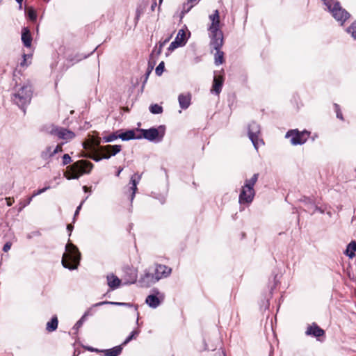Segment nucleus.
<instances>
[{
  "label": "nucleus",
  "mask_w": 356,
  "mask_h": 356,
  "mask_svg": "<svg viewBox=\"0 0 356 356\" xmlns=\"http://www.w3.org/2000/svg\"><path fill=\"white\" fill-rule=\"evenodd\" d=\"M313 207L314 208V210L312 212V214L314 213L316 211H318L321 213H323L324 211H325L323 209H322L321 207H318V206H316L315 204L313 206Z\"/></svg>",
  "instance_id": "603ef678"
},
{
  "label": "nucleus",
  "mask_w": 356,
  "mask_h": 356,
  "mask_svg": "<svg viewBox=\"0 0 356 356\" xmlns=\"http://www.w3.org/2000/svg\"><path fill=\"white\" fill-rule=\"evenodd\" d=\"M118 131H116V132H114L110 135H108V136H104L102 138V141L103 143H110V142H113L114 140H115L116 139L119 138V137L118 136Z\"/></svg>",
  "instance_id": "c756f323"
},
{
  "label": "nucleus",
  "mask_w": 356,
  "mask_h": 356,
  "mask_svg": "<svg viewBox=\"0 0 356 356\" xmlns=\"http://www.w3.org/2000/svg\"><path fill=\"white\" fill-rule=\"evenodd\" d=\"M95 51H96V49H94L91 51V54H93Z\"/></svg>",
  "instance_id": "774afa93"
},
{
  "label": "nucleus",
  "mask_w": 356,
  "mask_h": 356,
  "mask_svg": "<svg viewBox=\"0 0 356 356\" xmlns=\"http://www.w3.org/2000/svg\"><path fill=\"white\" fill-rule=\"evenodd\" d=\"M81 260V253L78 248L72 243L68 242L65 245V252L62 257V265L69 270H75L78 268Z\"/></svg>",
  "instance_id": "f257e3e1"
},
{
  "label": "nucleus",
  "mask_w": 356,
  "mask_h": 356,
  "mask_svg": "<svg viewBox=\"0 0 356 356\" xmlns=\"http://www.w3.org/2000/svg\"><path fill=\"white\" fill-rule=\"evenodd\" d=\"M200 0H188L186 2V6L193 5V7L197 4Z\"/></svg>",
  "instance_id": "4d7b16f0"
},
{
  "label": "nucleus",
  "mask_w": 356,
  "mask_h": 356,
  "mask_svg": "<svg viewBox=\"0 0 356 356\" xmlns=\"http://www.w3.org/2000/svg\"><path fill=\"white\" fill-rule=\"evenodd\" d=\"M305 334L306 335L318 338L323 336L325 334V331L321 329L317 324L314 323L312 325L307 327Z\"/></svg>",
  "instance_id": "4468645a"
},
{
  "label": "nucleus",
  "mask_w": 356,
  "mask_h": 356,
  "mask_svg": "<svg viewBox=\"0 0 356 356\" xmlns=\"http://www.w3.org/2000/svg\"><path fill=\"white\" fill-rule=\"evenodd\" d=\"M104 305H113L118 306H124L127 307H135L136 305H134L129 302H111V301H102L93 305L94 307H99Z\"/></svg>",
  "instance_id": "5701e85b"
},
{
  "label": "nucleus",
  "mask_w": 356,
  "mask_h": 356,
  "mask_svg": "<svg viewBox=\"0 0 356 356\" xmlns=\"http://www.w3.org/2000/svg\"><path fill=\"white\" fill-rule=\"evenodd\" d=\"M345 254L349 257L350 258H353L355 256V252L352 251L350 249H349V247L347 246L346 250L345 251Z\"/></svg>",
  "instance_id": "de8ad7c7"
},
{
  "label": "nucleus",
  "mask_w": 356,
  "mask_h": 356,
  "mask_svg": "<svg viewBox=\"0 0 356 356\" xmlns=\"http://www.w3.org/2000/svg\"><path fill=\"white\" fill-rule=\"evenodd\" d=\"M122 170H123V168L120 167V168H119V169H118V170L117 171V172H116L115 175H116L117 177L120 176V173H121V172H122Z\"/></svg>",
  "instance_id": "680f3d73"
},
{
  "label": "nucleus",
  "mask_w": 356,
  "mask_h": 356,
  "mask_svg": "<svg viewBox=\"0 0 356 356\" xmlns=\"http://www.w3.org/2000/svg\"><path fill=\"white\" fill-rule=\"evenodd\" d=\"M156 6V3H154L153 5H152V10H153L154 9V6Z\"/></svg>",
  "instance_id": "69168bd1"
},
{
  "label": "nucleus",
  "mask_w": 356,
  "mask_h": 356,
  "mask_svg": "<svg viewBox=\"0 0 356 356\" xmlns=\"http://www.w3.org/2000/svg\"><path fill=\"white\" fill-rule=\"evenodd\" d=\"M118 136L119 138L124 141H127L132 139H140V136L136 135V131L134 129H129L126 131L118 134Z\"/></svg>",
  "instance_id": "f3484780"
},
{
  "label": "nucleus",
  "mask_w": 356,
  "mask_h": 356,
  "mask_svg": "<svg viewBox=\"0 0 356 356\" xmlns=\"http://www.w3.org/2000/svg\"><path fill=\"white\" fill-rule=\"evenodd\" d=\"M106 279L107 284L112 290L118 289L122 282L121 280L113 273L108 275Z\"/></svg>",
  "instance_id": "a211bd4d"
},
{
  "label": "nucleus",
  "mask_w": 356,
  "mask_h": 356,
  "mask_svg": "<svg viewBox=\"0 0 356 356\" xmlns=\"http://www.w3.org/2000/svg\"><path fill=\"white\" fill-rule=\"evenodd\" d=\"M22 40L24 45L26 47H30L32 42V37L28 28H24L22 33Z\"/></svg>",
  "instance_id": "412c9836"
},
{
  "label": "nucleus",
  "mask_w": 356,
  "mask_h": 356,
  "mask_svg": "<svg viewBox=\"0 0 356 356\" xmlns=\"http://www.w3.org/2000/svg\"><path fill=\"white\" fill-rule=\"evenodd\" d=\"M164 67H165L164 62H163V61H162V62H161V63L159 64V65L156 67L155 73H156L158 76H161V75L162 74V73L163 72Z\"/></svg>",
  "instance_id": "c9c22d12"
},
{
  "label": "nucleus",
  "mask_w": 356,
  "mask_h": 356,
  "mask_svg": "<svg viewBox=\"0 0 356 356\" xmlns=\"http://www.w3.org/2000/svg\"><path fill=\"white\" fill-rule=\"evenodd\" d=\"M161 300L156 294H150L147 296L145 302L152 308H156L161 304Z\"/></svg>",
  "instance_id": "aec40b11"
},
{
  "label": "nucleus",
  "mask_w": 356,
  "mask_h": 356,
  "mask_svg": "<svg viewBox=\"0 0 356 356\" xmlns=\"http://www.w3.org/2000/svg\"><path fill=\"white\" fill-rule=\"evenodd\" d=\"M102 156L95 155V154H88L85 155L86 157L90 158L92 160H94L96 162L100 161L102 159H104L103 158V154H101Z\"/></svg>",
  "instance_id": "ea45409f"
},
{
  "label": "nucleus",
  "mask_w": 356,
  "mask_h": 356,
  "mask_svg": "<svg viewBox=\"0 0 356 356\" xmlns=\"http://www.w3.org/2000/svg\"><path fill=\"white\" fill-rule=\"evenodd\" d=\"M156 282H157V280L152 267L145 269L138 280V284L140 287L146 288L149 287Z\"/></svg>",
  "instance_id": "6e6552de"
},
{
  "label": "nucleus",
  "mask_w": 356,
  "mask_h": 356,
  "mask_svg": "<svg viewBox=\"0 0 356 356\" xmlns=\"http://www.w3.org/2000/svg\"><path fill=\"white\" fill-rule=\"evenodd\" d=\"M168 41H169V38H168V39L165 40V41H164L163 43H161V44H160V48H159V51H158V54H159L161 53V48H162V47H163V46L166 42H168Z\"/></svg>",
  "instance_id": "bf43d9fd"
},
{
  "label": "nucleus",
  "mask_w": 356,
  "mask_h": 356,
  "mask_svg": "<svg viewBox=\"0 0 356 356\" xmlns=\"http://www.w3.org/2000/svg\"><path fill=\"white\" fill-rule=\"evenodd\" d=\"M136 131H140L141 134L140 139L145 138L151 142L159 143L162 141L165 135V127L159 126L157 128L152 127L148 129H138Z\"/></svg>",
  "instance_id": "20e7f679"
},
{
  "label": "nucleus",
  "mask_w": 356,
  "mask_h": 356,
  "mask_svg": "<svg viewBox=\"0 0 356 356\" xmlns=\"http://www.w3.org/2000/svg\"><path fill=\"white\" fill-rule=\"evenodd\" d=\"M73 228H74V226L72 224H68L67 225V229L69 232V236L71 235V233H72V232L73 230Z\"/></svg>",
  "instance_id": "13d9d810"
},
{
  "label": "nucleus",
  "mask_w": 356,
  "mask_h": 356,
  "mask_svg": "<svg viewBox=\"0 0 356 356\" xmlns=\"http://www.w3.org/2000/svg\"><path fill=\"white\" fill-rule=\"evenodd\" d=\"M94 165L86 160H79L67 168L64 175L67 179H79L84 174H89Z\"/></svg>",
  "instance_id": "f03ea898"
},
{
  "label": "nucleus",
  "mask_w": 356,
  "mask_h": 356,
  "mask_svg": "<svg viewBox=\"0 0 356 356\" xmlns=\"http://www.w3.org/2000/svg\"><path fill=\"white\" fill-rule=\"evenodd\" d=\"M52 147L49 146L46 148V149L41 153V157L44 159H47L48 158L51 157L52 156H49V153L52 152Z\"/></svg>",
  "instance_id": "473e14b6"
},
{
  "label": "nucleus",
  "mask_w": 356,
  "mask_h": 356,
  "mask_svg": "<svg viewBox=\"0 0 356 356\" xmlns=\"http://www.w3.org/2000/svg\"><path fill=\"white\" fill-rule=\"evenodd\" d=\"M223 82L224 78L222 76H214L211 92L218 95L221 92Z\"/></svg>",
  "instance_id": "2eb2a0df"
},
{
  "label": "nucleus",
  "mask_w": 356,
  "mask_h": 356,
  "mask_svg": "<svg viewBox=\"0 0 356 356\" xmlns=\"http://www.w3.org/2000/svg\"><path fill=\"white\" fill-rule=\"evenodd\" d=\"M255 195L254 191H250L243 186L238 197V202L241 204H250Z\"/></svg>",
  "instance_id": "ddd939ff"
},
{
  "label": "nucleus",
  "mask_w": 356,
  "mask_h": 356,
  "mask_svg": "<svg viewBox=\"0 0 356 356\" xmlns=\"http://www.w3.org/2000/svg\"><path fill=\"white\" fill-rule=\"evenodd\" d=\"M93 307H95L92 305L91 307H90L88 309H87L85 312V313L83 314V316H85V318H86L87 316L92 315L91 312H92Z\"/></svg>",
  "instance_id": "864d4df0"
},
{
  "label": "nucleus",
  "mask_w": 356,
  "mask_h": 356,
  "mask_svg": "<svg viewBox=\"0 0 356 356\" xmlns=\"http://www.w3.org/2000/svg\"><path fill=\"white\" fill-rule=\"evenodd\" d=\"M301 201L303 202L304 204L309 208L313 207V206L314 205V202H313V200L309 197H304V198L301 200Z\"/></svg>",
  "instance_id": "58836bf2"
},
{
  "label": "nucleus",
  "mask_w": 356,
  "mask_h": 356,
  "mask_svg": "<svg viewBox=\"0 0 356 356\" xmlns=\"http://www.w3.org/2000/svg\"><path fill=\"white\" fill-rule=\"evenodd\" d=\"M121 151V145H107L104 146H100L99 147V153L103 154L104 159H108L112 156H115L118 153Z\"/></svg>",
  "instance_id": "1a4fd4ad"
},
{
  "label": "nucleus",
  "mask_w": 356,
  "mask_h": 356,
  "mask_svg": "<svg viewBox=\"0 0 356 356\" xmlns=\"http://www.w3.org/2000/svg\"><path fill=\"white\" fill-rule=\"evenodd\" d=\"M175 41H177L181 46H184L188 40V37L186 36V33L184 29H180L178 31V33L175 39Z\"/></svg>",
  "instance_id": "a878e982"
},
{
  "label": "nucleus",
  "mask_w": 356,
  "mask_h": 356,
  "mask_svg": "<svg viewBox=\"0 0 356 356\" xmlns=\"http://www.w3.org/2000/svg\"><path fill=\"white\" fill-rule=\"evenodd\" d=\"M334 106L335 111H336V113H337V118L340 119V120H343V115H342L341 112L340 111V108H339V105L337 104H334Z\"/></svg>",
  "instance_id": "a18cd8bd"
},
{
  "label": "nucleus",
  "mask_w": 356,
  "mask_h": 356,
  "mask_svg": "<svg viewBox=\"0 0 356 356\" xmlns=\"http://www.w3.org/2000/svg\"><path fill=\"white\" fill-rule=\"evenodd\" d=\"M32 201V197H29L26 201L24 203L21 202L20 203V207L19 209V211H21L25 207H26L27 205H29L31 202Z\"/></svg>",
  "instance_id": "49530a36"
},
{
  "label": "nucleus",
  "mask_w": 356,
  "mask_h": 356,
  "mask_svg": "<svg viewBox=\"0 0 356 356\" xmlns=\"http://www.w3.org/2000/svg\"><path fill=\"white\" fill-rule=\"evenodd\" d=\"M140 179V177H138V180L136 179V175H133L131 177L129 184L131 185L129 187V191H131V194L130 195V200L132 202L136 192L137 191V184L138 183V181Z\"/></svg>",
  "instance_id": "4be33fe9"
},
{
  "label": "nucleus",
  "mask_w": 356,
  "mask_h": 356,
  "mask_svg": "<svg viewBox=\"0 0 356 356\" xmlns=\"http://www.w3.org/2000/svg\"><path fill=\"white\" fill-rule=\"evenodd\" d=\"M154 291H156V294H160V293L158 290H154Z\"/></svg>",
  "instance_id": "338daca9"
},
{
  "label": "nucleus",
  "mask_w": 356,
  "mask_h": 356,
  "mask_svg": "<svg viewBox=\"0 0 356 356\" xmlns=\"http://www.w3.org/2000/svg\"><path fill=\"white\" fill-rule=\"evenodd\" d=\"M152 268L157 282L162 278L168 277L172 273V268L165 265L156 264L154 267Z\"/></svg>",
  "instance_id": "f8f14e48"
},
{
  "label": "nucleus",
  "mask_w": 356,
  "mask_h": 356,
  "mask_svg": "<svg viewBox=\"0 0 356 356\" xmlns=\"http://www.w3.org/2000/svg\"><path fill=\"white\" fill-rule=\"evenodd\" d=\"M50 188V186H47V187H44L43 188H41V189H39L38 191H34L33 194L32 195V198L37 196V195H39L42 193H43L44 192H45L47 190L49 189Z\"/></svg>",
  "instance_id": "79ce46f5"
},
{
  "label": "nucleus",
  "mask_w": 356,
  "mask_h": 356,
  "mask_svg": "<svg viewBox=\"0 0 356 356\" xmlns=\"http://www.w3.org/2000/svg\"><path fill=\"white\" fill-rule=\"evenodd\" d=\"M323 4L333 16V17L341 25L350 17V14L343 9L337 0H321Z\"/></svg>",
  "instance_id": "7ed1b4c3"
},
{
  "label": "nucleus",
  "mask_w": 356,
  "mask_h": 356,
  "mask_svg": "<svg viewBox=\"0 0 356 356\" xmlns=\"http://www.w3.org/2000/svg\"><path fill=\"white\" fill-rule=\"evenodd\" d=\"M49 133L53 135L57 136L60 139L66 141L73 139L75 137L74 132L65 129L63 127H58L53 126L49 131Z\"/></svg>",
  "instance_id": "9d476101"
},
{
  "label": "nucleus",
  "mask_w": 356,
  "mask_h": 356,
  "mask_svg": "<svg viewBox=\"0 0 356 356\" xmlns=\"http://www.w3.org/2000/svg\"><path fill=\"white\" fill-rule=\"evenodd\" d=\"M179 47H181L180 45V44H179V42H177V41H175L174 40L173 42H172L168 47V51H174L175 49Z\"/></svg>",
  "instance_id": "a19ab883"
},
{
  "label": "nucleus",
  "mask_w": 356,
  "mask_h": 356,
  "mask_svg": "<svg viewBox=\"0 0 356 356\" xmlns=\"http://www.w3.org/2000/svg\"><path fill=\"white\" fill-rule=\"evenodd\" d=\"M6 204L8 207H10L15 202L13 197H6Z\"/></svg>",
  "instance_id": "5fc2aeb1"
},
{
  "label": "nucleus",
  "mask_w": 356,
  "mask_h": 356,
  "mask_svg": "<svg viewBox=\"0 0 356 356\" xmlns=\"http://www.w3.org/2000/svg\"><path fill=\"white\" fill-rule=\"evenodd\" d=\"M348 246L349 247V249H350L352 251L356 252V241H352Z\"/></svg>",
  "instance_id": "8fccbe9b"
},
{
  "label": "nucleus",
  "mask_w": 356,
  "mask_h": 356,
  "mask_svg": "<svg viewBox=\"0 0 356 356\" xmlns=\"http://www.w3.org/2000/svg\"><path fill=\"white\" fill-rule=\"evenodd\" d=\"M211 32V48L216 51L221 49L223 44V34L220 30L212 31Z\"/></svg>",
  "instance_id": "9b49d317"
},
{
  "label": "nucleus",
  "mask_w": 356,
  "mask_h": 356,
  "mask_svg": "<svg viewBox=\"0 0 356 356\" xmlns=\"http://www.w3.org/2000/svg\"><path fill=\"white\" fill-rule=\"evenodd\" d=\"M85 321H86L85 316H82L81 318L74 325L73 330L78 331L79 329L83 325Z\"/></svg>",
  "instance_id": "f704fd0d"
},
{
  "label": "nucleus",
  "mask_w": 356,
  "mask_h": 356,
  "mask_svg": "<svg viewBox=\"0 0 356 356\" xmlns=\"http://www.w3.org/2000/svg\"><path fill=\"white\" fill-rule=\"evenodd\" d=\"M83 189L84 192H86V193H87V192H90V191H90V188H88V186H84L83 187Z\"/></svg>",
  "instance_id": "e2e57ef3"
},
{
  "label": "nucleus",
  "mask_w": 356,
  "mask_h": 356,
  "mask_svg": "<svg viewBox=\"0 0 356 356\" xmlns=\"http://www.w3.org/2000/svg\"><path fill=\"white\" fill-rule=\"evenodd\" d=\"M17 3L19 4V7L21 9L22 6L23 0H15Z\"/></svg>",
  "instance_id": "0e129e2a"
},
{
  "label": "nucleus",
  "mask_w": 356,
  "mask_h": 356,
  "mask_svg": "<svg viewBox=\"0 0 356 356\" xmlns=\"http://www.w3.org/2000/svg\"><path fill=\"white\" fill-rule=\"evenodd\" d=\"M191 96L190 94H180L178 97L179 106L182 109H186L191 104Z\"/></svg>",
  "instance_id": "6ab92c4d"
},
{
  "label": "nucleus",
  "mask_w": 356,
  "mask_h": 356,
  "mask_svg": "<svg viewBox=\"0 0 356 356\" xmlns=\"http://www.w3.org/2000/svg\"><path fill=\"white\" fill-rule=\"evenodd\" d=\"M193 8V5H188V6H186V3H184L183 5V10L181 13V15H180V17L181 19H182L184 16V15L187 13H188L191 9Z\"/></svg>",
  "instance_id": "e433bc0d"
},
{
  "label": "nucleus",
  "mask_w": 356,
  "mask_h": 356,
  "mask_svg": "<svg viewBox=\"0 0 356 356\" xmlns=\"http://www.w3.org/2000/svg\"><path fill=\"white\" fill-rule=\"evenodd\" d=\"M310 135V132L306 130L300 131L298 129H290L286 135V138H290L291 144L293 145H302L306 143Z\"/></svg>",
  "instance_id": "0eeeda50"
},
{
  "label": "nucleus",
  "mask_w": 356,
  "mask_h": 356,
  "mask_svg": "<svg viewBox=\"0 0 356 356\" xmlns=\"http://www.w3.org/2000/svg\"><path fill=\"white\" fill-rule=\"evenodd\" d=\"M209 19L211 21V24L210 25L209 30L210 31L220 30V15L218 10H216L213 14L209 15Z\"/></svg>",
  "instance_id": "dca6fc26"
},
{
  "label": "nucleus",
  "mask_w": 356,
  "mask_h": 356,
  "mask_svg": "<svg viewBox=\"0 0 356 356\" xmlns=\"http://www.w3.org/2000/svg\"><path fill=\"white\" fill-rule=\"evenodd\" d=\"M140 332V330L139 329L133 330L121 345L122 346H125L128 343H129L131 340L136 339V337L138 336Z\"/></svg>",
  "instance_id": "cd10ccee"
},
{
  "label": "nucleus",
  "mask_w": 356,
  "mask_h": 356,
  "mask_svg": "<svg viewBox=\"0 0 356 356\" xmlns=\"http://www.w3.org/2000/svg\"><path fill=\"white\" fill-rule=\"evenodd\" d=\"M149 111L153 114H160L163 112V108L157 104H152L149 106Z\"/></svg>",
  "instance_id": "7c9ffc66"
},
{
  "label": "nucleus",
  "mask_w": 356,
  "mask_h": 356,
  "mask_svg": "<svg viewBox=\"0 0 356 356\" xmlns=\"http://www.w3.org/2000/svg\"><path fill=\"white\" fill-rule=\"evenodd\" d=\"M32 57L31 54H24L23 55V60L20 63V65L22 67H27L30 63H28L27 60L31 59Z\"/></svg>",
  "instance_id": "72a5a7b5"
},
{
  "label": "nucleus",
  "mask_w": 356,
  "mask_h": 356,
  "mask_svg": "<svg viewBox=\"0 0 356 356\" xmlns=\"http://www.w3.org/2000/svg\"><path fill=\"white\" fill-rule=\"evenodd\" d=\"M214 60L215 64L216 65H219L223 63L224 62V53L220 49L218 51H216L214 54Z\"/></svg>",
  "instance_id": "c85d7f7f"
},
{
  "label": "nucleus",
  "mask_w": 356,
  "mask_h": 356,
  "mask_svg": "<svg viewBox=\"0 0 356 356\" xmlns=\"http://www.w3.org/2000/svg\"><path fill=\"white\" fill-rule=\"evenodd\" d=\"M258 178H259V173H254L250 179H245L243 186L250 191H254V186L255 185L256 182L257 181Z\"/></svg>",
  "instance_id": "b1692460"
},
{
  "label": "nucleus",
  "mask_w": 356,
  "mask_h": 356,
  "mask_svg": "<svg viewBox=\"0 0 356 356\" xmlns=\"http://www.w3.org/2000/svg\"><path fill=\"white\" fill-rule=\"evenodd\" d=\"M134 312L137 316V318H136V324L138 325V326H140V323L139 322V312L138 311V306H135L134 307Z\"/></svg>",
  "instance_id": "09e8293b"
},
{
  "label": "nucleus",
  "mask_w": 356,
  "mask_h": 356,
  "mask_svg": "<svg viewBox=\"0 0 356 356\" xmlns=\"http://www.w3.org/2000/svg\"><path fill=\"white\" fill-rule=\"evenodd\" d=\"M29 17L31 19L34 20L36 18V15L34 12H30L29 13Z\"/></svg>",
  "instance_id": "052dcab7"
},
{
  "label": "nucleus",
  "mask_w": 356,
  "mask_h": 356,
  "mask_svg": "<svg viewBox=\"0 0 356 356\" xmlns=\"http://www.w3.org/2000/svg\"><path fill=\"white\" fill-rule=\"evenodd\" d=\"M71 157L68 154H65L63 156V165H65L71 162Z\"/></svg>",
  "instance_id": "c03bdc74"
},
{
  "label": "nucleus",
  "mask_w": 356,
  "mask_h": 356,
  "mask_svg": "<svg viewBox=\"0 0 356 356\" xmlns=\"http://www.w3.org/2000/svg\"><path fill=\"white\" fill-rule=\"evenodd\" d=\"M11 243L10 242H7L4 244L3 247V250L6 252H8L10 248H11Z\"/></svg>",
  "instance_id": "3c124183"
},
{
  "label": "nucleus",
  "mask_w": 356,
  "mask_h": 356,
  "mask_svg": "<svg viewBox=\"0 0 356 356\" xmlns=\"http://www.w3.org/2000/svg\"><path fill=\"white\" fill-rule=\"evenodd\" d=\"M122 350V346H117L111 349L104 350L105 356H118Z\"/></svg>",
  "instance_id": "393cba45"
},
{
  "label": "nucleus",
  "mask_w": 356,
  "mask_h": 356,
  "mask_svg": "<svg viewBox=\"0 0 356 356\" xmlns=\"http://www.w3.org/2000/svg\"><path fill=\"white\" fill-rule=\"evenodd\" d=\"M347 32L356 40V22L353 23L348 29Z\"/></svg>",
  "instance_id": "2f4dec72"
},
{
  "label": "nucleus",
  "mask_w": 356,
  "mask_h": 356,
  "mask_svg": "<svg viewBox=\"0 0 356 356\" xmlns=\"http://www.w3.org/2000/svg\"><path fill=\"white\" fill-rule=\"evenodd\" d=\"M32 97V89L29 84L21 87L19 90L15 93L13 101L16 104L24 111V106L29 104Z\"/></svg>",
  "instance_id": "39448f33"
},
{
  "label": "nucleus",
  "mask_w": 356,
  "mask_h": 356,
  "mask_svg": "<svg viewBox=\"0 0 356 356\" xmlns=\"http://www.w3.org/2000/svg\"><path fill=\"white\" fill-rule=\"evenodd\" d=\"M84 201H85V200H83V201L81 202V204L77 207V208H76V211H75V213H74V218H76V216L79 214V211L81 210V207H82V204H83Z\"/></svg>",
  "instance_id": "6e6d98bb"
},
{
  "label": "nucleus",
  "mask_w": 356,
  "mask_h": 356,
  "mask_svg": "<svg viewBox=\"0 0 356 356\" xmlns=\"http://www.w3.org/2000/svg\"><path fill=\"white\" fill-rule=\"evenodd\" d=\"M136 278H137V274H136V272L135 270H131V277H130V280L127 281L125 282V284H134L136 282Z\"/></svg>",
  "instance_id": "4c0bfd02"
},
{
  "label": "nucleus",
  "mask_w": 356,
  "mask_h": 356,
  "mask_svg": "<svg viewBox=\"0 0 356 356\" xmlns=\"http://www.w3.org/2000/svg\"><path fill=\"white\" fill-rule=\"evenodd\" d=\"M63 151L62 144L58 145L54 149L53 152L49 153V156H54V154Z\"/></svg>",
  "instance_id": "37998d69"
},
{
  "label": "nucleus",
  "mask_w": 356,
  "mask_h": 356,
  "mask_svg": "<svg viewBox=\"0 0 356 356\" xmlns=\"http://www.w3.org/2000/svg\"><path fill=\"white\" fill-rule=\"evenodd\" d=\"M248 135L256 150L259 145L264 144L261 138V127L258 123L252 121L248 125Z\"/></svg>",
  "instance_id": "423d86ee"
},
{
  "label": "nucleus",
  "mask_w": 356,
  "mask_h": 356,
  "mask_svg": "<svg viewBox=\"0 0 356 356\" xmlns=\"http://www.w3.org/2000/svg\"><path fill=\"white\" fill-rule=\"evenodd\" d=\"M58 318L56 316L52 317L50 321L47 323L46 330L48 332L55 331L58 327Z\"/></svg>",
  "instance_id": "bb28decb"
}]
</instances>
